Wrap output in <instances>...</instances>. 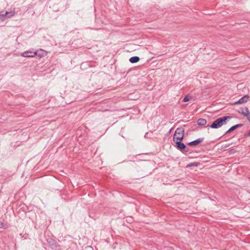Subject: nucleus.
I'll list each match as a JSON object with an SVG mask.
<instances>
[{
  "instance_id": "nucleus-1",
  "label": "nucleus",
  "mask_w": 250,
  "mask_h": 250,
  "mask_svg": "<svg viewBox=\"0 0 250 250\" xmlns=\"http://www.w3.org/2000/svg\"><path fill=\"white\" fill-rule=\"evenodd\" d=\"M232 118L231 116H225L216 119L209 126L210 128L213 129H217L221 127L223 125H226L229 119Z\"/></svg>"
},
{
  "instance_id": "nucleus-2",
  "label": "nucleus",
  "mask_w": 250,
  "mask_h": 250,
  "mask_svg": "<svg viewBox=\"0 0 250 250\" xmlns=\"http://www.w3.org/2000/svg\"><path fill=\"white\" fill-rule=\"evenodd\" d=\"M46 241L52 250H61L60 245L54 239L48 238L46 239Z\"/></svg>"
},
{
  "instance_id": "nucleus-3",
  "label": "nucleus",
  "mask_w": 250,
  "mask_h": 250,
  "mask_svg": "<svg viewBox=\"0 0 250 250\" xmlns=\"http://www.w3.org/2000/svg\"><path fill=\"white\" fill-rule=\"evenodd\" d=\"M16 14L15 10L14 9L10 12L1 11L0 12V20L2 21H4L6 19L13 17Z\"/></svg>"
},
{
  "instance_id": "nucleus-4",
  "label": "nucleus",
  "mask_w": 250,
  "mask_h": 250,
  "mask_svg": "<svg viewBox=\"0 0 250 250\" xmlns=\"http://www.w3.org/2000/svg\"><path fill=\"white\" fill-rule=\"evenodd\" d=\"M174 143L176 144L175 146L183 153H186L189 151L188 147L182 141H176Z\"/></svg>"
},
{
  "instance_id": "nucleus-5",
  "label": "nucleus",
  "mask_w": 250,
  "mask_h": 250,
  "mask_svg": "<svg viewBox=\"0 0 250 250\" xmlns=\"http://www.w3.org/2000/svg\"><path fill=\"white\" fill-rule=\"evenodd\" d=\"M38 51H36V52H33V51H31L30 50H28L27 51H25L23 53H21V56L23 57H25V58H32V57H34L38 55L40 57H42V56H41L40 55H38Z\"/></svg>"
},
{
  "instance_id": "nucleus-6",
  "label": "nucleus",
  "mask_w": 250,
  "mask_h": 250,
  "mask_svg": "<svg viewBox=\"0 0 250 250\" xmlns=\"http://www.w3.org/2000/svg\"><path fill=\"white\" fill-rule=\"evenodd\" d=\"M204 140V138H199L194 141L189 142L188 143V145L190 146H196L201 143Z\"/></svg>"
},
{
  "instance_id": "nucleus-7",
  "label": "nucleus",
  "mask_w": 250,
  "mask_h": 250,
  "mask_svg": "<svg viewBox=\"0 0 250 250\" xmlns=\"http://www.w3.org/2000/svg\"><path fill=\"white\" fill-rule=\"evenodd\" d=\"M250 97L249 95H245L242 98H241L239 100H238L237 101L234 103L232 104L235 105L238 104H244L247 102L248 99Z\"/></svg>"
},
{
  "instance_id": "nucleus-8",
  "label": "nucleus",
  "mask_w": 250,
  "mask_h": 250,
  "mask_svg": "<svg viewBox=\"0 0 250 250\" xmlns=\"http://www.w3.org/2000/svg\"><path fill=\"white\" fill-rule=\"evenodd\" d=\"M249 109L247 107H245L244 108L240 107L238 110V112L240 114H241L245 117H247L249 113Z\"/></svg>"
},
{
  "instance_id": "nucleus-9",
  "label": "nucleus",
  "mask_w": 250,
  "mask_h": 250,
  "mask_svg": "<svg viewBox=\"0 0 250 250\" xmlns=\"http://www.w3.org/2000/svg\"><path fill=\"white\" fill-rule=\"evenodd\" d=\"M184 138V135H183L182 137V134L178 133L177 134V136H175V134L173 135V141L174 142H176V141H182L183 140Z\"/></svg>"
},
{
  "instance_id": "nucleus-10",
  "label": "nucleus",
  "mask_w": 250,
  "mask_h": 250,
  "mask_svg": "<svg viewBox=\"0 0 250 250\" xmlns=\"http://www.w3.org/2000/svg\"><path fill=\"white\" fill-rule=\"evenodd\" d=\"M197 124L199 126H204L207 124V120L203 118H200L197 120Z\"/></svg>"
},
{
  "instance_id": "nucleus-11",
  "label": "nucleus",
  "mask_w": 250,
  "mask_h": 250,
  "mask_svg": "<svg viewBox=\"0 0 250 250\" xmlns=\"http://www.w3.org/2000/svg\"><path fill=\"white\" fill-rule=\"evenodd\" d=\"M129 61L132 63H136L140 61V58L138 56H133L130 58Z\"/></svg>"
},
{
  "instance_id": "nucleus-12",
  "label": "nucleus",
  "mask_w": 250,
  "mask_h": 250,
  "mask_svg": "<svg viewBox=\"0 0 250 250\" xmlns=\"http://www.w3.org/2000/svg\"><path fill=\"white\" fill-rule=\"evenodd\" d=\"M178 133L182 134V135H184L185 134V129L182 127H180L177 128L176 129L174 134H175V136H177V134H178Z\"/></svg>"
},
{
  "instance_id": "nucleus-13",
  "label": "nucleus",
  "mask_w": 250,
  "mask_h": 250,
  "mask_svg": "<svg viewBox=\"0 0 250 250\" xmlns=\"http://www.w3.org/2000/svg\"><path fill=\"white\" fill-rule=\"evenodd\" d=\"M199 165L200 163L198 162L191 163L188 164L186 166V167H198V166H199Z\"/></svg>"
},
{
  "instance_id": "nucleus-14",
  "label": "nucleus",
  "mask_w": 250,
  "mask_h": 250,
  "mask_svg": "<svg viewBox=\"0 0 250 250\" xmlns=\"http://www.w3.org/2000/svg\"><path fill=\"white\" fill-rule=\"evenodd\" d=\"M191 98L192 96H191L189 94H188L184 98L183 102L184 103L188 102L191 100Z\"/></svg>"
},
{
  "instance_id": "nucleus-15",
  "label": "nucleus",
  "mask_w": 250,
  "mask_h": 250,
  "mask_svg": "<svg viewBox=\"0 0 250 250\" xmlns=\"http://www.w3.org/2000/svg\"><path fill=\"white\" fill-rule=\"evenodd\" d=\"M243 125H244L242 124H236L234 125H233L230 127L231 128V129L232 130V131H234L237 128L242 127Z\"/></svg>"
},
{
  "instance_id": "nucleus-16",
  "label": "nucleus",
  "mask_w": 250,
  "mask_h": 250,
  "mask_svg": "<svg viewBox=\"0 0 250 250\" xmlns=\"http://www.w3.org/2000/svg\"><path fill=\"white\" fill-rule=\"evenodd\" d=\"M7 226L5 224H4L2 222L0 221V229H6Z\"/></svg>"
},
{
  "instance_id": "nucleus-17",
  "label": "nucleus",
  "mask_w": 250,
  "mask_h": 250,
  "mask_svg": "<svg viewBox=\"0 0 250 250\" xmlns=\"http://www.w3.org/2000/svg\"><path fill=\"white\" fill-rule=\"evenodd\" d=\"M237 152V150L233 148H229L228 149V152L230 154H234Z\"/></svg>"
},
{
  "instance_id": "nucleus-18",
  "label": "nucleus",
  "mask_w": 250,
  "mask_h": 250,
  "mask_svg": "<svg viewBox=\"0 0 250 250\" xmlns=\"http://www.w3.org/2000/svg\"><path fill=\"white\" fill-rule=\"evenodd\" d=\"M233 131L231 129V128L230 127L227 131L225 132V133L223 134V135H225L226 134H229L231 132Z\"/></svg>"
},
{
  "instance_id": "nucleus-19",
  "label": "nucleus",
  "mask_w": 250,
  "mask_h": 250,
  "mask_svg": "<svg viewBox=\"0 0 250 250\" xmlns=\"http://www.w3.org/2000/svg\"><path fill=\"white\" fill-rule=\"evenodd\" d=\"M233 131L231 129V128L230 127L227 131L225 132V133L223 134V135H225L226 134H229L231 132Z\"/></svg>"
},
{
  "instance_id": "nucleus-20",
  "label": "nucleus",
  "mask_w": 250,
  "mask_h": 250,
  "mask_svg": "<svg viewBox=\"0 0 250 250\" xmlns=\"http://www.w3.org/2000/svg\"><path fill=\"white\" fill-rule=\"evenodd\" d=\"M244 137H250V130L247 133L245 134L244 135Z\"/></svg>"
},
{
  "instance_id": "nucleus-21",
  "label": "nucleus",
  "mask_w": 250,
  "mask_h": 250,
  "mask_svg": "<svg viewBox=\"0 0 250 250\" xmlns=\"http://www.w3.org/2000/svg\"><path fill=\"white\" fill-rule=\"evenodd\" d=\"M247 119L248 120L249 123H250V112L249 111L248 115L247 117H246Z\"/></svg>"
},
{
  "instance_id": "nucleus-22",
  "label": "nucleus",
  "mask_w": 250,
  "mask_h": 250,
  "mask_svg": "<svg viewBox=\"0 0 250 250\" xmlns=\"http://www.w3.org/2000/svg\"><path fill=\"white\" fill-rule=\"evenodd\" d=\"M230 145V144H227V145H225L224 146H223L222 147L223 148H227L228 147H229V146Z\"/></svg>"
},
{
  "instance_id": "nucleus-23",
  "label": "nucleus",
  "mask_w": 250,
  "mask_h": 250,
  "mask_svg": "<svg viewBox=\"0 0 250 250\" xmlns=\"http://www.w3.org/2000/svg\"><path fill=\"white\" fill-rule=\"evenodd\" d=\"M172 129V128H171V129L169 130V131H168V134H170V133H171Z\"/></svg>"
},
{
  "instance_id": "nucleus-24",
  "label": "nucleus",
  "mask_w": 250,
  "mask_h": 250,
  "mask_svg": "<svg viewBox=\"0 0 250 250\" xmlns=\"http://www.w3.org/2000/svg\"><path fill=\"white\" fill-rule=\"evenodd\" d=\"M40 51L41 52H43L44 51L42 49H41Z\"/></svg>"
},
{
  "instance_id": "nucleus-25",
  "label": "nucleus",
  "mask_w": 250,
  "mask_h": 250,
  "mask_svg": "<svg viewBox=\"0 0 250 250\" xmlns=\"http://www.w3.org/2000/svg\"><path fill=\"white\" fill-rule=\"evenodd\" d=\"M40 55H41V56H42H42H43V55H42V53H40Z\"/></svg>"
}]
</instances>
